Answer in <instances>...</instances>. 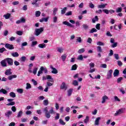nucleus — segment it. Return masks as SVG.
<instances>
[{"label": "nucleus", "instance_id": "obj_8", "mask_svg": "<svg viewBox=\"0 0 126 126\" xmlns=\"http://www.w3.org/2000/svg\"><path fill=\"white\" fill-rule=\"evenodd\" d=\"M12 70L10 68L8 69L7 70H6V71H5V75H11V74H12Z\"/></svg>", "mask_w": 126, "mask_h": 126}, {"label": "nucleus", "instance_id": "obj_55", "mask_svg": "<svg viewBox=\"0 0 126 126\" xmlns=\"http://www.w3.org/2000/svg\"><path fill=\"white\" fill-rule=\"evenodd\" d=\"M38 70V67H34L33 70V74H36V73H37V71Z\"/></svg>", "mask_w": 126, "mask_h": 126}, {"label": "nucleus", "instance_id": "obj_10", "mask_svg": "<svg viewBox=\"0 0 126 126\" xmlns=\"http://www.w3.org/2000/svg\"><path fill=\"white\" fill-rule=\"evenodd\" d=\"M50 68L52 69L51 72L52 73H53V74H57L58 73V70L56 69V68L53 67V66L51 65L50 66Z\"/></svg>", "mask_w": 126, "mask_h": 126}, {"label": "nucleus", "instance_id": "obj_36", "mask_svg": "<svg viewBox=\"0 0 126 126\" xmlns=\"http://www.w3.org/2000/svg\"><path fill=\"white\" fill-rule=\"evenodd\" d=\"M62 60L63 62H64L65 60H66V54H63L61 56Z\"/></svg>", "mask_w": 126, "mask_h": 126}, {"label": "nucleus", "instance_id": "obj_44", "mask_svg": "<svg viewBox=\"0 0 126 126\" xmlns=\"http://www.w3.org/2000/svg\"><path fill=\"white\" fill-rule=\"evenodd\" d=\"M114 101L115 102H121V99H120V98H119V97H118V96H114Z\"/></svg>", "mask_w": 126, "mask_h": 126}, {"label": "nucleus", "instance_id": "obj_50", "mask_svg": "<svg viewBox=\"0 0 126 126\" xmlns=\"http://www.w3.org/2000/svg\"><path fill=\"white\" fill-rule=\"evenodd\" d=\"M65 15L66 16H69L70 15H72V12L71 11H69V12L65 13Z\"/></svg>", "mask_w": 126, "mask_h": 126}, {"label": "nucleus", "instance_id": "obj_3", "mask_svg": "<svg viewBox=\"0 0 126 126\" xmlns=\"http://www.w3.org/2000/svg\"><path fill=\"white\" fill-rule=\"evenodd\" d=\"M125 110H126L125 108H121V109H119L114 114L115 117H117V116H119V115H121L122 114H123L124 111H125Z\"/></svg>", "mask_w": 126, "mask_h": 126}, {"label": "nucleus", "instance_id": "obj_17", "mask_svg": "<svg viewBox=\"0 0 126 126\" xmlns=\"http://www.w3.org/2000/svg\"><path fill=\"white\" fill-rule=\"evenodd\" d=\"M16 77H17V75H10L8 77V79L9 80H12V79H13V78H16Z\"/></svg>", "mask_w": 126, "mask_h": 126}, {"label": "nucleus", "instance_id": "obj_41", "mask_svg": "<svg viewBox=\"0 0 126 126\" xmlns=\"http://www.w3.org/2000/svg\"><path fill=\"white\" fill-rule=\"evenodd\" d=\"M53 20L54 23H57V22H58V17L55 16L53 17Z\"/></svg>", "mask_w": 126, "mask_h": 126}, {"label": "nucleus", "instance_id": "obj_64", "mask_svg": "<svg viewBox=\"0 0 126 126\" xmlns=\"http://www.w3.org/2000/svg\"><path fill=\"white\" fill-rule=\"evenodd\" d=\"M114 56L115 59H116V60H119V54H114Z\"/></svg>", "mask_w": 126, "mask_h": 126}, {"label": "nucleus", "instance_id": "obj_19", "mask_svg": "<svg viewBox=\"0 0 126 126\" xmlns=\"http://www.w3.org/2000/svg\"><path fill=\"white\" fill-rule=\"evenodd\" d=\"M22 115H23V111H22V110H20L18 113L16 118H21V117H22Z\"/></svg>", "mask_w": 126, "mask_h": 126}, {"label": "nucleus", "instance_id": "obj_15", "mask_svg": "<svg viewBox=\"0 0 126 126\" xmlns=\"http://www.w3.org/2000/svg\"><path fill=\"white\" fill-rule=\"evenodd\" d=\"M11 115H12V111H8L6 113H5V117L8 118H9V117H10V116H11Z\"/></svg>", "mask_w": 126, "mask_h": 126}, {"label": "nucleus", "instance_id": "obj_51", "mask_svg": "<svg viewBox=\"0 0 126 126\" xmlns=\"http://www.w3.org/2000/svg\"><path fill=\"white\" fill-rule=\"evenodd\" d=\"M18 93H20V94H22L23 93V89H18L17 90Z\"/></svg>", "mask_w": 126, "mask_h": 126}, {"label": "nucleus", "instance_id": "obj_34", "mask_svg": "<svg viewBox=\"0 0 126 126\" xmlns=\"http://www.w3.org/2000/svg\"><path fill=\"white\" fill-rule=\"evenodd\" d=\"M16 34L18 35L19 36H22V35H23V32L18 31L16 32Z\"/></svg>", "mask_w": 126, "mask_h": 126}, {"label": "nucleus", "instance_id": "obj_9", "mask_svg": "<svg viewBox=\"0 0 126 126\" xmlns=\"http://www.w3.org/2000/svg\"><path fill=\"white\" fill-rule=\"evenodd\" d=\"M113 73V70L110 69L107 72V79H110V78H112V74Z\"/></svg>", "mask_w": 126, "mask_h": 126}, {"label": "nucleus", "instance_id": "obj_47", "mask_svg": "<svg viewBox=\"0 0 126 126\" xmlns=\"http://www.w3.org/2000/svg\"><path fill=\"white\" fill-rule=\"evenodd\" d=\"M59 123L60 125H62V126H64L65 125V123L63 121V119H60Z\"/></svg>", "mask_w": 126, "mask_h": 126}, {"label": "nucleus", "instance_id": "obj_20", "mask_svg": "<svg viewBox=\"0 0 126 126\" xmlns=\"http://www.w3.org/2000/svg\"><path fill=\"white\" fill-rule=\"evenodd\" d=\"M82 27L84 30H87L89 29V26H88V25L87 24H83Z\"/></svg>", "mask_w": 126, "mask_h": 126}, {"label": "nucleus", "instance_id": "obj_48", "mask_svg": "<svg viewBox=\"0 0 126 126\" xmlns=\"http://www.w3.org/2000/svg\"><path fill=\"white\" fill-rule=\"evenodd\" d=\"M95 32H97V30L95 28L92 29V30L90 31V33H94Z\"/></svg>", "mask_w": 126, "mask_h": 126}, {"label": "nucleus", "instance_id": "obj_43", "mask_svg": "<svg viewBox=\"0 0 126 126\" xmlns=\"http://www.w3.org/2000/svg\"><path fill=\"white\" fill-rule=\"evenodd\" d=\"M89 122V117L86 116V119L84 120L85 124H87Z\"/></svg>", "mask_w": 126, "mask_h": 126}, {"label": "nucleus", "instance_id": "obj_38", "mask_svg": "<svg viewBox=\"0 0 126 126\" xmlns=\"http://www.w3.org/2000/svg\"><path fill=\"white\" fill-rule=\"evenodd\" d=\"M96 45L98 46H105V43H104V42H102L101 41H98L96 42Z\"/></svg>", "mask_w": 126, "mask_h": 126}, {"label": "nucleus", "instance_id": "obj_13", "mask_svg": "<svg viewBox=\"0 0 126 126\" xmlns=\"http://www.w3.org/2000/svg\"><path fill=\"white\" fill-rule=\"evenodd\" d=\"M61 89L66 90L67 89V87H66V85H65V83L63 82L61 86Z\"/></svg>", "mask_w": 126, "mask_h": 126}, {"label": "nucleus", "instance_id": "obj_6", "mask_svg": "<svg viewBox=\"0 0 126 126\" xmlns=\"http://www.w3.org/2000/svg\"><path fill=\"white\" fill-rule=\"evenodd\" d=\"M5 47L6 48V49H9V50H13V49H14L13 45L9 44L8 43L5 44Z\"/></svg>", "mask_w": 126, "mask_h": 126}, {"label": "nucleus", "instance_id": "obj_61", "mask_svg": "<svg viewBox=\"0 0 126 126\" xmlns=\"http://www.w3.org/2000/svg\"><path fill=\"white\" fill-rule=\"evenodd\" d=\"M100 67L102 68H107V64L105 63L101 64Z\"/></svg>", "mask_w": 126, "mask_h": 126}, {"label": "nucleus", "instance_id": "obj_42", "mask_svg": "<svg viewBox=\"0 0 126 126\" xmlns=\"http://www.w3.org/2000/svg\"><path fill=\"white\" fill-rule=\"evenodd\" d=\"M43 103L44 106H48V105H49V100H48V99L44 100Z\"/></svg>", "mask_w": 126, "mask_h": 126}, {"label": "nucleus", "instance_id": "obj_21", "mask_svg": "<svg viewBox=\"0 0 126 126\" xmlns=\"http://www.w3.org/2000/svg\"><path fill=\"white\" fill-rule=\"evenodd\" d=\"M42 73H43V66L40 67V70L37 73V76H40V74H42Z\"/></svg>", "mask_w": 126, "mask_h": 126}, {"label": "nucleus", "instance_id": "obj_1", "mask_svg": "<svg viewBox=\"0 0 126 126\" xmlns=\"http://www.w3.org/2000/svg\"><path fill=\"white\" fill-rule=\"evenodd\" d=\"M43 111L45 113V117H46L47 119H50V118H51V114H54V108L52 107H51L50 110H49V111L48 107L44 108Z\"/></svg>", "mask_w": 126, "mask_h": 126}, {"label": "nucleus", "instance_id": "obj_31", "mask_svg": "<svg viewBox=\"0 0 126 126\" xmlns=\"http://www.w3.org/2000/svg\"><path fill=\"white\" fill-rule=\"evenodd\" d=\"M58 8H53V15L54 16H56V15L57 14V12H58Z\"/></svg>", "mask_w": 126, "mask_h": 126}, {"label": "nucleus", "instance_id": "obj_63", "mask_svg": "<svg viewBox=\"0 0 126 126\" xmlns=\"http://www.w3.org/2000/svg\"><path fill=\"white\" fill-rule=\"evenodd\" d=\"M123 80V77H121L117 79V83H120Z\"/></svg>", "mask_w": 126, "mask_h": 126}, {"label": "nucleus", "instance_id": "obj_32", "mask_svg": "<svg viewBox=\"0 0 126 126\" xmlns=\"http://www.w3.org/2000/svg\"><path fill=\"white\" fill-rule=\"evenodd\" d=\"M66 9H67V8L66 7H65L61 10V14H64L65 12H66Z\"/></svg>", "mask_w": 126, "mask_h": 126}, {"label": "nucleus", "instance_id": "obj_53", "mask_svg": "<svg viewBox=\"0 0 126 126\" xmlns=\"http://www.w3.org/2000/svg\"><path fill=\"white\" fill-rule=\"evenodd\" d=\"M73 85L74 86H78V82L76 80H74L73 82Z\"/></svg>", "mask_w": 126, "mask_h": 126}, {"label": "nucleus", "instance_id": "obj_30", "mask_svg": "<svg viewBox=\"0 0 126 126\" xmlns=\"http://www.w3.org/2000/svg\"><path fill=\"white\" fill-rule=\"evenodd\" d=\"M57 51L58 52H59V53H60L61 54H62V53H63V48L62 47H58Z\"/></svg>", "mask_w": 126, "mask_h": 126}, {"label": "nucleus", "instance_id": "obj_46", "mask_svg": "<svg viewBox=\"0 0 126 126\" xmlns=\"http://www.w3.org/2000/svg\"><path fill=\"white\" fill-rule=\"evenodd\" d=\"M26 85H27V86L26 87V89H27V90L31 89V84H30V83H27L26 84Z\"/></svg>", "mask_w": 126, "mask_h": 126}, {"label": "nucleus", "instance_id": "obj_56", "mask_svg": "<svg viewBox=\"0 0 126 126\" xmlns=\"http://www.w3.org/2000/svg\"><path fill=\"white\" fill-rule=\"evenodd\" d=\"M37 44H38V42H37V41H32V42L31 46H32V47H34V46H36V45H37Z\"/></svg>", "mask_w": 126, "mask_h": 126}, {"label": "nucleus", "instance_id": "obj_22", "mask_svg": "<svg viewBox=\"0 0 126 126\" xmlns=\"http://www.w3.org/2000/svg\"><path fill=\"white\" fill-rule=\"evenodd\" d=\"M98 20H99V18H98V16H95L94 18L92 19V21L93 23H95V22H96V21H98Z\"/></svg>", "mask_w": 126, "mask_h": 126}, {"label": "nucleus", "instance_id": "obj_7", "mask_svg": "<svg viewBox=\"0 0 126 126\" xmlns=\"http://www.w3.org/2000/svg\"><path fill=\"white\" fill-rule=\"evenodd\" d=\"M6 63L7 62H6V59L3 60H2L0 62V64L1 66H3V67H5V66H7V63Z\"/></svg>", "mask_w": 126, "mask_h": 126}, {"label": "nucleus", "instance_id": "obj_52", "mask_svg": "<svg viewBox=\"0 0 126 126\" xmlns=\"http://www.w3.org/2000/svg\"><path fill=\"white\" fill-rule=\"evenodd\" d=\"M90 68H93V67H95V64L94 63H91L89 64Z\"/></svg>", "mask_w": 126, "mask_h": 126}, {"label": "nucleus", "instance_id": "obj_40", "mask_svg": "<svg viewBox=\"0 0 126 126\" xmlns=\"http://www.w3.org/2000/svg\"><path fill=\"white\" fill-rule=\"evenodd\" d=\"M77 60L78 61H83V56L82 55H80L78 58Z\"/></svg>", "mask_w": 126, "mask_h": 126}, {"label": "nucleus", "instance_id": "obj_11", "mask_svg": "<svg viewBox=\"0 0 126 126\" xmlns=\"http://www.w3.org/2000/svg\"><path fill=\"white\" fill-rule=\"evenodd\" d=\"M100 120H101V117L96 118L94 121V126H99V123H100Z\"/></svg>", "mask_w": 126, "mask_h": 126}, {"label": "nucleus", "instance_id": "obj_59", "mask_svg": "<svg viewBox=\"0 0 126 126\" xmlns=\"http://www.w3.org/2000/svg\"><path fill=\"white\" fill-rule=\"evenodd\" d=\"M32 83L35 86H36V85L38 84V83H37V81H36L34 79H32Z\"/></svg>", "mask_w": 126, "mask_h": 126}, {"label": "nucleus", "instance_id": "obj_23", "mask_svg": "<svg viewBox=\"0 0 126 126\" xmlns=\"http://www.w3.org/2000/svg\"><path fill=\"white\" fill-rule=\"evenodd\" d=\"M107 5V4H103L101 5H98L97 6V8H105Z\"/></svg>", "mask_w": 126, "mask_h": 126}, {"label": "nucleus", "instance_id": "obj_60", "mask_svg": "<svg viewBox=\"0 0 126 126\" xmlns=\"http://www.w3.org/2000/svg\"><path fill=\"white\" fill-rule=\"evenodd\" d=\"M89 6L90 8H94L95 7V5L92 2L90 3Z\"/></svg>", "mask_w": 126, "mask_h": 126}, {"label": "nucleus", "instance_id": "obj_18", "mask_svg": "<svg viewBox=\"0 0 126 126\" xmlns=\"http://www.w3.org/2000/svg\"><path fill=\"white\" fill-rule=\"evenodd\" d=\"M108 99H109V98L108 97V96L107 95H104V96H102V100L101 101V103L102 104H104V103H105V102H106V100H108Z\"/></svg>", "mask_w": 126, "mask_h": 126}, {"label": "nucleus", "instance_id": "obj_58", "mask_svg": "<svg viewBox=\"0 0 126 126\" xmlns=\"http://www.w3.org/2000/svg\"><path fill=\"white\" fill-rule=\"evenodd\" d=\"M122 7H118L116 9V12H117V13H119V12H122Z\"/></svg>", "mask_w": 126, "mask_h": 126}, {"label": "nucleus", "instance_id": "obj_29", "mask_svg": "<svg viewBox=\"0 0 126 126\" xmlns=\"http://www.w3.org/2000/svg\"><path fill=\"white\" fill-rule=\"evenodd\" d=\"M73 90L72 89H70L67 91V95L69 97L70 96H71V94H72V91Z\"/></svg>", "mask_w": 126, "mask_h": 126}, {"label": "nucleus", "instance_id": "obj_37", "mask_svg": "<svg viewBox=\"0 0 126 126\" xmlns=\"http://www.w3.org/2000/svg\"><path fill=\"white\" fill-rule=\"evenodd\" d=\"M77 69V65H76V64H75L72 66L71 70H76Z\"/></svg>", "mask_w": 126, "mask_h": 126}, {"label": "nucleus", "instance_id": "obj_12", "mask_svg": "<svg viewBox=\"0 0 126 126\" xmlns=\"http://www.w3.org/2000/svg\"><path fill=\"white\" fill-rule=\"evenodd\" d=\"M119 74H120V71H119V70H118V69H115L113 73L114 77H117L119 76Z\"/></svg>", "mask_w": 126, "mask_h": 126}, {"label": "nucleus", "instance_id": "obj_25", "mask_svg": "<svg viewBox=\"0 0 126 126\" xmlns=\"http://www.w3.org/2000/svg\"><path fill=\"white\" fill-rule=\"evenodd\" d=\"M9 96L10 97H11V98H15V97H16V94H15L14 93V92H10L9 94Z\"/></svg>", "mask_w": 126, "mask_h": 126}, {"label": "nucleus", "instance_id": "obj_26", "mask_svg": "<svg viewBox=\"0 0 126 126\" xmlns=\"http://www.w3.org/2000/svg\"><path fill=\"white\" fill-rule=\"evenodd\" d=\"M0 93H2V94L6 95V94H7V91L5 90L4 89H1V90H0Z\"/></svg>", "mask_w": 126, "mask_h": 126}, {"label": "nucleus", "instance_id": "obj_39", "mask_svg": "<svg viewBox=\"0 0 126 126\" xmlns=\"http://www.w3.org/2000/svg\"><path fill=\"white\" fill-rule=\"evenodd\" d=\"M41 15V12L40 11H37L35 12L36 17H39Z\"/></svg>", "mask_w": 126, "mask_h": 126}, {"label": "nucleus", "instance_id": "obj_28", "mask_svg": "<svg viewBox=\"0 0 126 126\" xmlns=\"http://www.w3.org/2000/svg\"><path fill=\"white\" fill-rule=\"evenodd\" d=\"M84 52H85V49L81 48L78 51V54H83Z\"/></svg>", "mask_w": 126, "mask_h": 126}, {"label": "nucleus", "instance_id": "obj_35", "mask_svg": "<svg viewBox=\"0 0 126 126\" xmlns=\"http://www.w3.org/2000/svg\"><path fill=\"white\" fill-rule=\"evenodd\" d=\"M39 48H41V49H44V48H46V44L44 43L40 44L38 45Z\"/></svg>", "mask_w": 126, "mask_h": 126}, {"label": "nucleus", "instance_id": "obj_27", "mask_svg": "<svg viewBox=\"0 0 126 126\" xmlns=\"http://www.w3.org/2000/svg\"><path fill=\"white\" fill-rule=\"evenodd\" d=\"M11 56L14 58H17V57H19V54L17 52H13L11 54Z\"/></svg>", "mask_w": 126, "mask_h": 126}, {"label": "nucleus", "instance_id": "obj_57", "mask_svg": "<svg viewBox=\"0 0 126 126\" xmlns=\"http://www.w3.org/2000/svg\"><path fill=\"white\" fill-rule=\"evenodd\" d=\"M11 110L12 111V112L13 113H15V112H16V107L15 106H12L11 108Z\"/></svg>", "mask_w": 126, "mask_h": 126}, {"label": "nucleus", "instance_id": "obj_16", "mask_svg": "<svg viewBox=\"0 0 126 126\" xmlns=\"http://www.w3.org/2000/svg\"><path fill=\"white\" fill-rule=\"evenodd\" d=\"M48 20H49V17L47 18H42L39 20L40 22L43 23L44 22H48Z\"/></svg>", "mask_w": 126, "mask_h": 126}, {"label": "nucleus", "instance_id": "obj_54", "mask_svg": "<svg viewBox=\"0 0 126 126\" xmlns=\"http://www.w3.org/2000/svg\"><path fill=\"white\" fill-rule=\"evenodd\" d=\"M96 50L99 53H102V48L101 47V46H97Z\"/></svg>", "mask_w": 126, "mask_h": 126}, {"label": "nucleus", "instance_id": "obj_62", "mask_svg": "<svg viewBox=\"0 0 126 126\" xmlns=\"http://www.w3.org/2000/svg\"><path fill=\"white\" fill-rule=\"evenodd\" d=\"M102 11H103L104 13H106V14H109V10L108 9H103Z\"/></svg>", "mask_w": 126, "mask_h": 126}, {"label": "nucleus", "instance_id": "obj_45", "mask_svg": "<svg viewBox=\"0 0 126 126\" xmlns=\"http://www.w3.org/2000/svg\"><path fill=\"white\" fill-rule=\"evenodd\" d=\"M21 62L24 63L26 61V57L25 56H23L20 58Z\"/></svg>", "mask_w": 126, "mask_h": 126}, {"label": "nucleus", "instance_id": "obj_2", "mask_svg": "<svg viewBox=\"0 0 126 126\" xmlns=\"http://www.w3.org/2000/svg\"><path fill=\"white\" fill-rule=\"evenodd\" d=\"M43 31H44V28L36 29L34 31V35H35V36H39Z\"/></svg>", "mask_w": 126, "mask_h": 126}, {"label": "nucleus", "instance_id": "obj_14", "mask_svg": "<svg viewBox=\"0 0 126 126\" xmlns=\"http://www.w3.org/2000/svg\"><path fill=\"white\" fill-rule=\"evenodd\" d=\"M63 24L64 25H66L68 27H73V26L67 21L63 22Z\"/></svg>", "mask_w": 126, "mask_h": 126}, {"label": "nucleus", "instance_id": "obj_33", "mask_svg": "<svg viewBox=\"0 0 126 126\" xmlns=\"http://www.w3.org/2000/svg\"><path fill=\"white\" fill-rule=\"evenodd\" d=\"M76 43H82V39L81 37H77Z\"/></svg>", "mask_w": 126, "mask_h": 126}, {"label": "nucleus", "instance_id": "obj_4", "mask_svg": "<svg viewBox=\"0 0 126 126\" xmlns=\"http://www.w3.org/2000/svg\"><path fill=\"white\" fill-rule=\"evenodd\" d=\"M6 61L7 63H8V65H10V66L13 65V59L9 58H6Z\"/></svg>", "mask_w": 126, "mask_h": 126}, {"label": "nucleus", "instance_id": "obj_5", "mask_svg": "<svg viewBox=\"0 0 126 126\" xmlns=\"http://www.w3.org/2000/svg\"><path fill=\"white\" fill-rule=\"evenodd\" d=\"M46 79H51L50 82H54V79L50 75H47L46 77L43 76L42 77V80H46Z\"/></svg>", "mask_w": 126, "mask_h": 126}, {"label": "nucleus", "instance_id": "obj_49", "mask_svg": "<svg viewBox=\"0 0 126 126\" xmlns=\"http://www.w3.org/2000/svg\"><path fill=\"white\" fill-rule=\"evenodd\" d=\"M14 105H15V102L14 101H12L7 104V106H13Z\"/></svg>", "mask_w": 126, "mask_h": 126}, {"label": "nucleus", "instance_id": "obj_24", "mask_svg": "<svg viewBox=\"0 0 126 126\" xmlns=\"http://www.w3.org/2000/svg\"><path fill=\"white\" fill-rule=\"evenodd\" d=\"M11 15L10 13H7L6 14L4 15L3 17H4L5 19H9Z\"/></svg>", "mask_w": 126, "mask_h": 126}]
</instances>
